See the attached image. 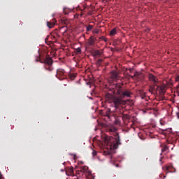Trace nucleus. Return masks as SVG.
I'll return each instance as SVG.
<instances>
[{
    "label": "nucleus",
    "instance_id": "nucleus-4",
    "mask_svg": "<svg viewBox=\"0 0 179 179\" xmlns=\"http://www.w3.org/2000/svg\"><path fill=\"white\" fill-rule=\"evenodd\" d=\"M157 92L161 94V96H163L164 93H166V87L165 86H161V87H157Z\"/></svg>",
    "mask_w": 179,
    "mask_h": 179
},
{
    "label": "nucleus",
    "instance_id": "nucleus-18",
    "mask_svg": "<svg viewBox=\"0 0 179 179\" xmlns=\"http://www.w3.org/2000/svg\"><path fill=\"white\" fill-rule=\"evenodd\" d=\"M176 82H179V76L176 78Z\"/></svg>",
    "mask_w": 179,
    "mask_h": 179
},
{
    "label": "nucleus",
    "instance_id": "nucleus-11",
    "mask_svg": "<svg viewBox=\"0 0 179 179\" xmlns=\"http://www.w3.org/2000/svg\"><path fill=\"white\" fill-rule=\"evenodd\" d=\"M93 29V26L92 25H88L87 27V31H90V30H92Z\"/></svg>",
    "mask_w": 179,
    "mask_h": 179
},
{
    "label": "nucleus",
    "instance_id": "nucleus-3",
    "mask_svg": "<svg viewBox=\"0 0 179 179\" xmlns=\"http://www.w3.org/2000/svg\"><path fill=\"white\" fill-rule=\"evenodd\" d=\"M57 77L60 80H62V79H65V71L61 69H58L57 71Z\"/></svg>",
    "mask_w": 179,
    "mask_h": 179
},
{
    "label": "nucleus",
    "instance_id": "nucleus-21",
    "mask_svg": "<svg viewBox=\"0 0 179 179\" xmlns=\"http://www.w3.org/2000/svg\"><path fill=\"white\" fill-rule=\"evenodd\" d=\"M0 178H2V174H1V172H0Z\"/></svg>",
    "mask_w": 179,
    "mask_h": 179
},
{
    "label": "nucleus",
    "instance_id": "nucleus-23",
    "mask_svg": "<svg viewBox=\"0 0 179 179\" xmlns=\"http://www.w3.org/2000/svg\"><path fill=\"white\" fill-rule=\"evenodd\" d=\"M48 71H51V69H49Z\"/></svg>",
    "mask_w": 179,
    "mask_h": 179
},
{
    "label": "nucleus",
    "instance_id": "nucleus-17",
    "mask_svg": "<svg viewBox=\"0 0 179 179\" xmlns=\"http://www.w3.org/2000/svg\"><path fill=\"white\" fill-rule=\"evenodd\" d=\"M96 155H97V152L93 151V152H92V155H93V156H96Z\"/></svg>",
    "mask_w": 179,
    "mask_h": 179
},
{
    "label": "nucleus",
    "instance_id": "nucleus-2",
    "mask_svg": "<svg viewBox=\"0 0 179 179\" xmlns=\"http://www.w3.org/2000/svg\"><path fill=\"white\" fill-rule=\"evenodd\" d=\"M101 138L105 145H106V148L108 149V150L103 151V155H104V156H108V155H110L111 152L108 150H114V149H117L120 145V141L107 135L101 136Z\"/></svg>",
    "mask_w": 179,
    "mask_h": 179
},
{
    "label": "nucleus",
    "instance_id": "nucleus-1",
    "mask_svg": "<svg viewBox=\"0 0 179 179\" xmlns=\"http://www.w3.org/2000/svg\"><path fill=\"white\" fill-rule=\"evenodd\" d=\"M113 93L115 96L111 94H106V100L109 104L113 103V106L115 107V109L118 108L121 104H125V101L122 100V97H129V96H131V92H129V91H122L121 85H115Z\"/></svg>",
    "mask_w": 179,
    "mask_h": 179
},
{
    "label": "nucleus",
    "instance_id": "nucleus-19",
    "mask_svg": "<svg viewBox=\"0 0 179 179\" xmlns=\"http://www.w3.org/2000/svg\"><path fill=\"white\" fill-rule=\"evenodd\" d=\"M101 61H103L102 59H99L98 62H97V64L98 65H100V62H101Z\"/></svg>",
    "mask_w": 179,
    "mask_h": 179
},
{
    "label": "nucleus",
    "instance_id": "nucleus-7",
    "mask_svg": "<svg viewBox=\"0 0 179 179\" xmlns=\"http://www.w3.org/2000/svg\"><path fill=\"white\" fill-rule=\"evenodd\" d=\"M44 64L48 65L49 66H51V65H52V59H51L50 57L46 58L44 61Z\"/></svg>",
    "mask_w": 179,
    "mask_h": 179
},
{
    "label": "nucleus",
    "instance_id": "nucleus-22",
    "mask_svg": "<svg viewBox=\"0 0 179 179\" xmlns=\"http://www.w3.org/2000/svg\"><path fill=\"white\" fill-rule=\"evenodd\" d=\"M152 91H153V89L150 90V92H152Z\"/></svg>",
    "mask_w": 179,
    "mask_h": 179
},
{
    "label": "nucleus",
    "instance_id": "nucleus-13",
    "mask_svg": "<svg viewBox=\"0 0 179 179\" xmlns=\"http://www.w3.org/2000/svg\"><path fill=\"white\" fill-rule=\"evenodd\" d=\"M92 33H94V34H99V29H94Z\"/></svg>",
    "mask_w": 179,
    "mask_h": 179
},
{
    "label": "nucleus",
    "instance_id": "nucleus-20",
    "mask_svg": "<svg viewBox=\"0 0 179 179\" xmlns=\"http://www.w3.org/2000/svg\"><path fill=\"white\" fill-rule=\"evenodd\" d=\"M102 40H103V41H107V38H106L104 37L102 38Z\"/></svg>",
    "mask_w": 179,
    "mask_h": 179
},
{
    "label": "nucleus",
    "instance_id": "nucleus-14",
    "mask_svg": "<svg viewBox=\"0 0 179 179\" xmlns=\"http://www.w3.org/2000/svg\"><path fill=\"white\" fill-rule=\"evenodd\" d=\"M101 52H100V51L96 50L95 51V55H101Z\"/></svg>",
    "mask_w": 179,
    "mask_h": 179
},
{
    "label": "nucleus",
    "instance_id": "nucleus-9",
    "mask_svg": "<svg viewBox=\"0 0 179 179\" xmlns=\"http://www.w3.org/2000/svg\"><path fill=\"white\" fill-rule=\"evenodd\" d=\"M47 26H48V27H49V29H52V27H54V26H55V23L47 22Z\"/></svg>",
    "mask_w": 179,
    "mask_h": 179
},
{
    "label": "nucleus",
    "instance_id": "nucleus-5",
    "mask_svg": "<svg viewBox=\"0 0 179 179\" xmlns=\"http://www.w3.org/2000/svg\"><path fill=\"white\" fill-rule=\"evenodd\" d=\"M110 78L112 80H117L118 79V73L116 71H112Z\"/></svg>",
    "mask_w": 179,
    "mask_h": 179
},
{
    "label": "nucleus",
    "instance_id": "nucleus-15",
    "mask_svg": "<svg viewBox=\"0 0 179 179\" xmlns=\"http://www.w3.org/2000/svg\"><path fill=\"white\" fill-rule=\"evenodd\" d=\"M81 51H82V50H81L80 48H78L76 49V52H78V54L80 53Z\"/></svg>",
    "mask_w": 179,
    "mask_h": 179
},
{
    "label": "nucleus",
    "instance_id": "nucleus-6",
    "mask_svg": "<svg viewBox=\"0 0 179 179\" xmlns=\"http://www.w3.org/2000/svg\"><path fill=\"white\" fill-rule=\"evenodd\" d=\"M94 43H96V38L94 36H90L88 40V44L90 45H94Z\"/></svg>",
    "mask_w": 179,
    "mask_h": 179
},
{
    "label": "nucleus",
    "instance_id": "nucleus-12",
    "mask_svg": "<svg viewBox=\"0 0 179 179\" xmlns=\"http://www.w3.org/2000/svg\"><path fill=\"white\" fill-rule=\"evenodd\" d=\"M166 150H169V147H167L166 145H165V146L162 149V152H166Z\"/></svg>",
    "mask_w": 179,
    "mask_h": 179
},
{
    "label": "nucleus",
    "instance_id": "nucleus-8",
    "mask_svg": "<svg viewBox=\"0 0 179 179\" xmlns=\"http://www.w3.org/2000/svg\"><path fill=\"white\" fill-rule=\"evenodd\" d=\"M149 80L154 83H156V82H157V78L153 74H149Z\"/></svg>",
    "mask_w": 179,
    "mask_h": 179
},
{
    "label": "nucleus",
    "instance_id": "nucleus-25",
    "mask_svg": "<svg viewBox=\"0 0 179 179\" xmlns=\"http://www.w3.org/2000/svg\"><path fill=\"white\" fill-rule=\"evenodd\" d=\"M178 89H179V86H178Z\"/></svg>",
    "mask_w": 179,
    "mask_h": 179
},
{
    "label": "nucleus",
    "instance_id": "nucleus-16",
    "mask_svg": "<svg viewBox=\"0 0 179 179\" xmlns=\"http://www.w3.org/2000/svg\"><path fill=\"white\" fill-rule=\"evenodd\" d=\"M87 166H83V170H84V171H87Z\"/></svg>",
    "mask_w": 179,
    "mask_h": 179
},
{
    "label": "nucleus",
    "instance_id": "nucleus-24",
    "mask_svg": "<svg viewBox=\"0 0 179 179\" xmlns=\"http://www.w3.org/2000/svg\"><path fill=\"white\" fill-rule=\"evenodd\" d=\"M127 118H128V115H127Z\"/></svg>",
    "mask_w": 179,
    "mask_h": 179
},
{
    "label": "nucleus",
    "instance_id": "nucleus-10",
    "mask_svg": "<svg viewBox=\"0 0 179 179\" xmlns=\"http://www.w3.org/2000/svg\"><path fill=\"white\" fill-rule=\"evenodd\" d=\"M110 36H115V34H117V29H113L110 31Z\"/></svg>",
    "mask_w": 179,
    "mask_h": 179
}]
</instances>
